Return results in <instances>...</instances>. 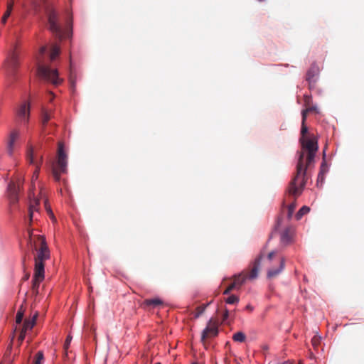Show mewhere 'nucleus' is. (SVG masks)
Segmentation results:
<instances>
[{
  "mask_svg": "<svg viewBox=\"0 0 364 364\" xmlns=\"http://www.w3.org/2000/svg\"><path fill=\"white\" fill-rule=\"evenodd\" d=\"M301 151L299 152L296 165V173L290 182L288 192L295 197L301 193L306 180V171L314 164V158L318 149L316 138L303 139L300 140Z\"/></svg>",
  "mask_w": 364,
  "mask_h": 364,
  "instance_id": "1",
  "label": "nucleus"
},
{
  "mask_svg": "<svg viewBox=\"0 0 364 364\" xmlns=\"http://www.w3.org/2000/svg\"><path fill=\"white\" fill-rule=\"evenodd\" d=\"M31 243L33 240V245L37 251L35 256V268L33 277L36 280L43 281L45 277V264L44 262L49 259L50 253L46 245L45 238L43 236H34L33 238L30 235Z\"/></svg>",
  "mask_w": 364,
  "mask_h": 364,
  "instance_id": "2",
  "label": "nucleus"
},
{
  "mask_svg": "<svg viewBox=\"0 0 364 364\" xmlns=\"http://www.w3.org/2000/svg\"><path fill=\"white\" fill-rule=\"evenodd\" d=\"M39 6L44 10L49 25V30L59 39L63 37V32L58 23V14L53 8V4L48 0H39Z\"/></svg>",
  "mask_w": 364,
  "mask_h": 364,
  "instance_id": "3",
  "label": "nucleus"
},
{
  "mask_svg": "<svg viewBox=\"0 0 364 364\" xmlns=\"http://www.w3.org/2000/svg\"><path fill=\"white\" fill-rule=\"evenodd\" d=\"M263 259V252L255 259L250 264V269L247 271H242L238 274H235L231 279L235 283L238 289H240L246 282L247 279L252 280L258 277L260 268L261 261Z\"/></svg>",
  "mask_w": 364,
  "mask_h": 364,
  "instance_id": "4",
  "label": "nucleus"
},
{
  "mask_svg": "<svg viewBox=\"0 0 364 364\" xmlns=\"http://www.w3.org/2000/svg\"><path fill=\"white\" fill-rule=\"evenodd\" d=\"M68 156L64 151V145L63 142L58 143L57 161L53 166L52 173L54 179L59 181L60 175L67 172Z\"/></svg>",
  "mask_w": 364,
  "mask_h": 364,
  "instance_id": "5",
  "label": "nucleus"
},
{
  "mask_svg": "<svg viewBox=\"0 0 364 364\" xmlns=\"http://www.w3.org/2000/svg\"><path fill=\"white\" fill-rule=\"evenodd\" d=\"M276 254L277 252L274 251L270 252L267 257L265 258V263L267 264H270L272 262V260H275L277 264L278 267L277 268L272 267L269 268L267 272V278L269 279H273L277 277L284 269L285 267V260L283 257H277L276 258Z\"/></svg>",
  "mask_w": 364,
  "mask_h": 364,
  "instance_id": "6",
  "label": "nucleus"
},
{
  "mask_svg": "<svg viewBox=\"0 0 364 364\" xmlns=\"http://www.w3.org/2000/svg\"><path fill=\"white\" fill-rule=\"evenodd\" d=\"M38 75L54 85H58L60 82L57 70L51 69L48 66L39 65L38 68Z\"/></svg>",
  "mask_w": 364,
  "mask_h": 364,
  "instance_id": "7",
  "label": "nucleus"
},
{
  "mask_svg": "<svg viewBox=\"0 0 364 364\" xmlns=\"http://www.w3.org/2000/svg\"><path fill=\"white\" fill-rule=\"evenodd\" d=\"M19 66L18 56L16 53H13L5 63V69L7 75L9 77H14L18 68Z\"/></svg>",
  "mask_w": 364,
  "mask_h": 364,
  "instance_id": "8",
  "label": "nucleus"
},
{
  "mask_svg": "<svg viewBox=\"0 0 364 364\" xmlns=\"http://www.w3.org/2000/svg\"><path fill=\"white\" fill-rule=\"evenodd\" d=\"M319 73V68L316 63L311 65L306 75V80L308 82L309 88L312 90L316 86L317 77Z\"/></svg>",
  "mask_w": 364,
  "mask_h": 364,
  "instance_id": "9",
  "label": "nucleus"
},
{
  "mask_svg": "<svg viewBox=\"0 0 364 364\" xmlns=\"http://www.w3.org/2000/svg\"><path fill=\"white\" fill-rule=\"evenodd\" d=\"M218 333V330L217 324L213 321L212 318L210 319L206 328L202 332L201 341L205 343L206 340L216 336Z\"/></svg>",
  "mask_w": 364,
  "mask_h": 364,
  "instance_id": "10",
  "label": "nucleus"
},
{
  "mask_svg": "<svg viewBox=\"0 0 364 364\" xmlns=\"http://www.w3.org/2000/svg\"><path fill=\"white\" fill-rule=\"evenodd\" d=\"M20 188V183L11 181L8 186V194L10 203L13 205L16 204L18 200V191Z\"/></svg>",
  "mask_w": 364,
  "mask_h": 364,
  "instance_id": "11",
  "label": "nucleus"
},
{
  "mask_svg": "<svg viewBox=\"0 0 364 364\" xmlns=\"http://www.w3.org/2000/svg\"><path fill=\"white\" fill-rule=\"evenodd\" d=\"M18 118L27 123L30 116V105L28 102H23L17 111Z\"/></svg>",
  "mask_w": 364,
  "mask_h": 364,
  "instance_id": "12",
  "label": "nucleus"
},
{
  "mask_svg": "<svg viewBox=\"0 0 364 364\" xmlns=\"http://www.w3.org/2000/svg\"><path fill=\"white\" fill-rule=\"evenodd\" d=\"M27 160L30 164H36V170L33 172V176H32V182H33L35 180H37L38 177V173L40 170V163L35 162L34 161V152L32 147H31L27 152Z\"/></svg>",
  "mask_w": 364,
  "mask_h": 364,
  "instance_id": "13",
  "label": "nucleus"
},
{
  "mask_svg": "<svg viewBox=\"0 0 364 364\" xmlns=\"http://www.w3.org/2000/svg\"><path fill=\"white\" fill-rule=\"evenodd\" d=\"M19 134L17 131H13L9 136L7 145V152L9 155H12L14 150L15 142L18 139Z\"/></svg>",
  "mask_w": 364,
  "mask_h": 364,
  "instance_id": "14",
  "label": "nucleus"
},
{
  "mask_svg": "<svg viewBox=\"0 0 364 364\" xmlns=\"http://www.w3.org/2000/svg\"><path fill=\"white\" fill-rule=\"evenodd\" d=\"M163 304H164V302L161 299L153 298V299H145L143 301L142 306L144 308H148V307L155 308L156 306L163 305Z\"/></svg>",
  "mask_w": 364,
  "mask_h": 364,
  "instance_id": "15",
  "label": "nucleus"
},
{
  "mask_svg": "<svg viewBox=\"0 0 364 364\" xmlns=\"http://www.w3.org/2000/svg\"><path fill=\"white\" fill-rule=\"evenodd\" d=\"M293 231L290 228H286L281 234V242L284 245H288L292 238Z\"/></svg>",
  "mask_w": 364,
  "mask_h": 364,
  "instance_id": "16",
  "label": "nucleus"
},
{
  "mask_svg": "<svg viewBox=\"0 0 364 364\" xmlns=\"http://www.w3.org/2000/svg\"><path fill=\"white\" fill-rule=\"evenodd\" d=\"M53 114L50 111H48L46 109H43L41 112V124L43 126V132H46V126L48 124V121L52 118Z\"/></svg>",
  "mask_w": 364,
  "mask_h": 364,
  "instance_id": "17",
  "label": "nucleus"
},
{
  "mask_svg": "<svg viewBox=\"0 0 364 364\" xmlns=\"http://www.w3.org/2000/svg\"><path fill=\"white\" fill-rule=\"evenodd\" d=\"M38 314L36 313L32 318L31 320H25L22 329L24 330V331H27L28 330H31L33 326L36 323V320L37 318Z\"/></svg>",
  "mask_w": 364,
  "mask_h": 364,
  "instance_id": "18",
  "label": "nucleus"
},
{
  "mask_svg": "<svg viewBox=\"0 0 364 364\" xmlns=\"http://www.w3.org/2000/svg\"><path fill=\"white\" fill-rule=\"evenodd\" d=\"M39 204L38 200H34L33 204H31L28 209V217H29V223H31L33 220V213L34 211H38V205Z\"/></svg>",
  "mask_w": 364,
  "mask_h": 364,
  "instance_id": "19",
  "label": "nucleus"
},
{
  "mask_svg": "<svg viewBox=\"0 0 364 364\" xmlns=\"http://www.w3.org/2000/svg\"><path fill=\"white\" fill-rule=\"evenodd\" d=\"M306 116L305 114H304V117H302V120H301V138H300V140L303 139H308L307 137H306V134H307L308 132V128L306 126Z\"/></svg>",
  "mask_w": 364,
  "mask_h": 364,
  "instance_id": "20",
  "label": "nucleus"
},
{
  "mask_svg": "<svg viewBox=\"0 0 364 364\" xmlns=\"http://www.w3.org/2000/svg\"><path fill=\"white\" fill-rule=\"evenodd\" d=\"M310 211V208L308 206H303L301 208L299 209L298 213L296 215V220H300L303 215L307 214Z\"/></svg>",
  "mask_w": 364,
  "mask_h": 364,
  "instance_id": "21",
  "label": "nucleus"
},
{
  "mask_svg": "<svg viewBox=\"0 0 364 364\" xmlns=\"http://www.w3.org/2000/svg\"><path fill=\"white\" fill-rule=\"evenodd\" d=\"M245 338L246 336L245 333L241 331L235 333L232 336L233 341L236 342H244L245 341Z\"/></svg>",
  "mask_w": 364,
  "mask_h": 364,
  "instance_id": "22",
  "label": "nucleus"
},
{
  "mask_svg": "<svg viewBox=\"0 0 364 364\" xmlns=\"http://www.w3.org/2000/svg\"><path fill=\"white\" fill-rule=\"evenodd\" d=\"M60 53V48L56 46L53 45L51 48L50 58L52 60H53Z\"/></svg>",
  "mask_w": 364,
  "mask_h": 364,
  "instance_id": "23",
  "label": "nucleus"
},
{
  "mask_svg": "<svg viewBox=\"0 0 364 364\" xmlns=\"http://www.w3.org/2000/svg\"><path fill=\"white\" fill-rule=\"evenodd\" d=\"M208 305H209V304H203V305L198 306L196 309L194 317L198 318L200 315H202L203 314V312L205 311L206 307Z\"/></svg>",
  "mask_w": 364,
  "mask_h": 364,
  "instance_id": "24",
  "label": "nucleus"
},
{
  "mask_svg": "<svg viewBox=\"0 0 364 364\" xmlns=\"http://www.w3.org/2000/svg\"><path fill=\"white\" fill-rule=\"evenodd\" d=\"M12 9H13V3H9L8 4V6H7V10L4 13V14L3 17H2V19H1V21H2L3 23H6L7 18H9V16L11 14Z\"/></svg>",
  "mask_w": 364,
  "mask_h": 364,
  "instance_id": "25",
  "label": "nucleus"
},
{
  "mask_svg": "<svg viewBox=\"0 0 364 364\" xmlns=\"http://www.w3.org/2000/svg\"><path fill=\"white\" fill-rule=\"evenodd\" d=\"M43 353L42 351H38L35 355L33 364H42L43 363Z\"/></svg>",
  "mask_w": 364,
  "mask_h": 364,
  "instance_id": "26",
  "label": "nucleus"
},
{
  "mask_svg": "<svg viewBox=\"0 0 364 364\" xmlns=\"http://www.w3.org/2000/svg\"><path fill=\"white\" fill-rule=\"evenodd\" d=\"M239 297L236 295L232 294L229 296L226 299L225 301L227 304H237L239 302Z\"/></svg>",
  "mask_w": 364,
  "mask_h": 364,
  "instance_id": "27",
  "label": "nucleus"
},
{
  "mask_svg": "<svg viewBox=\"0 0 364 364\" xmlns=\"http://www.w3.org/2000/svg\"><path fill=\"white\" fill-rule=\"evenodd\" d=\"M311 112H317V108L316 106L308 107L306 109H304L301 112L302 117H304V114H305L306 118L308 113Z\"/></svg>",
  "mask_w": 364,
  "mask_h": 364,
  "instance_id": "28",
  "label": "nucleus"
},
{
  "mask_svg": "<svg viewBox=\"0 0 364 364\" xmlns=\"http://www.w3.org/2000/svg\"><path fill=\"white\" fill-rule=\"evenodd\" d=\"M296 204L295 202H293L291 203L289 206H288V213H287V217L288 218H291L292 217V215H293V213L294 212V210L296 208Z\"/></svg>",
  "mask_w": 364,
  "mask_h": 364,
  "instance_id": "29",
  "label": "nucleus"
},
{
  "mask_svg": "<svg viewBox=\"0 0 364 364\" xmlns=\"http://www.w3.org/2000/svg\"><path fill=\"white\" fill-rule=\"evenodd\" d=\"M23 311L22 310V306L21 309L18 311L16 316V322L18 324H20L23 320Z\"/></svg>",
  "mask_w": 364,
  "mask_h": 364,
  "instance_id": "30",
  "label": "nucleus"
},
{
  "mask_svg": "<svg viewBox=\"0 0 364 364\" xmlns=\"http://www.w3.org/2000/svg\"><path fill=\"white\" fill-rule=\"evenodd\" d=\"M72 338H73L72 336L70 335H68L65 339V341L63 345V348H64V350L65 351V353H67V350L70 347Z\"/></svg>",
  "mask_w": 364,
  "mask_h": 364,
  "instance_id": "31",
  "label": "nucleus"
},
{
  "mask_svg": "<svg viewBox=\"0 0 364 364\" xmlns=\"http://www.w3.org/2000/svg\"><path fill=\"white\" fill-rule=\"evenodd\" d=\"M33 284H32V289L33 291L38 292V289L39 287V284L42 281H38L35 279V277L33 278Z\"/></svg>",
  "mask_w": 364,
  "mask_h": 364,
  "instance_id": "32",
  "label": "nucleus"
},
{
  "mask_svg": "<svg viewBox=\"0 0 364 364\" xmlns=\"http://www.w3.org/2000/svg\"><path fill=\"white\" fill-rule=\"evenodd\" d=\"M26 331H24L23 329H21L19 337H18V341H20V343H21L24 340L25 336H26Z\"/></svg>",
  "mask_w": 364,
  "mask_h": 364,
  "instance_id": "33",
  "label": "nucleus"
},
{
  "mask_svg": "<svg viewBox=\"0 0 364 364\" xmlns=\"http://www.w3.org/2000/svg\"><path fill=\"white\" fill-rule=\"evenodd\" d=\"M227 288L230 292L234 289H239L234 282H232Z\"/></svg>",
  "mask_w": 364,
  "mask_h": 364,
  "instance_id": "34",
  "label": "nucleus"
},
{
  "mask_svg": "<svg viewBox=\"0 0 364 364\" xmlns=\"http://www.w3.org/2000/svg\"><path fill=\"white\" fill-rule=\"evenodd\" d=\"M46 208H47L48 212V213H50V215L51 218L55 219V218H54L53 213V212L51 211L50 208H47V203H46Z\"/></svg>",
  "mask_w": 364,
  "mask_h": 364,
  "instance_id": "35",
  "label": "nucleus"
},
{
  "mask_svg": "<svg viewBox=\"0 0 364 364\" xmlns=\"http://www.w3.org/2000/svg\"><path fill=\"white\" fill-rule=\"evenodd\" d=\"M323 170L321 169V171L319 172L318 173V180H323Z\"/></svg>",
  "mask_w": 364,
  "mask_h": 364,
  "instance_id": "36",
  "label": "nucleus"
},
{
  "mask_svg": "<svg viewBox=\"0 0 364 364\" xmlns=\"http://www.w3.org/2000/svg\"><path fill=\"white\" fill-rule=\"evenodd\" d=\"M228 318V311L225 310V313L223 314V321H225Z\"/></svg>",
  "mask_w": 364,
  "mask_h": 364,
  "instance_id": "37",
  "label": "nucleus"
},
{
  "mask_svg": "<svg viewBox=\"0 0 364 364\" xmlns=\"http://www.w3.org/2000/svg\"><path fill=\"white\" fill-rule=\"evenodd\" d=\"M46 51V47L43 46L40 49V53L41 55H43Z\"/></svg>",
  "mask_w": 364,
  "mask_h": 364,
  "instance_id": "38",
  "label": "nucleus"
},
{
  "mask_svg": "<svg viewBox=\"0 0 364 364\" xmlns=\"http://www.w3.org/2000/svg\"><path fill=\"white\" fill-rule=\"evenodd\" d=\"M245 309L250 311H253V306H251L250 304L247 305Z\"/></svg>",
  "mask_w": 364,
  "mask_h": 364,
  "instance_id": "39",
  "label": "nucleus"
},
{
  "mask_svg": "<svg viewBox=\"0 0 364 364\" xmlns=\"http://www.w3.org/2000/svg\"><path fill=\"white\" fill-rule=\"evenodd\" d=\"M310 97L308 95H305V103L307 105L309 102Z\"/></svg>",
  "mask_w": 364,
  "mask_h": 364,
  "instance_id": "40",
  "label": "nucleus"
},
{
  "mask_svg": "<svg viewBox=\"0 0 364 364\" xmlns=\"http://www.w3.org/2000/svg\"><path fill=\"white\" fill-rule=\"evenodd\" d=\"M312 343H313V345L315 346L318 343V340L316 338H314L312 339Z\"/></svg>",
  "mask_w": 364,
  "mask_h": 364,
  "instance_id": "41",
  "label": "nucleus"
},
{
  "mask_svg": "<svg viewBox=\"0 0 364 364\" xmlns=\"http://www.w3.org/2000/svg\"><path fill=\"white\" fill-rule=\"evenodd\" d=\"M230 293V291L228 290V288L223 292L224 294H229Z\"/></svg>",
  "mask_w": 364,
  "mask_h": 364,
  "instance_id": "42",
  "label": "nucleus"
},
{
  "mask_svg": "<svg viewBox=\"0 0 364 364\" xmlns=\"http://www.w3.org/2000/svg\"><path fill=\"white\" fill-rule=\"evenodd\" d=\"M43 156H40V163L42 161Z\"/></svg>",
  "mask_w": 364,
  "mask_h": 364,
  "instance_id": "43",
  "label": "nucleus"
},
{
  "mask_svg": "<svg viewBox=\"0 0 364 364\" xmlns=\"http://www.w3.org/2000/svg\"><path fill=\"white\" fill-rule=\"evenodd\" d=\"M191 364H199V363H197V362H193V363H192Z\"/></svg>",
  "mask_w": 364,
  "mask_h": 364,
  "instance_id": "44",
  "label": "nucleus"
},
{
  "mask_svg": "<svg viewBox=\"0 0 364 364\" xmlns=\"http://www.w3.org/2000/svg\"><path fill=\"white\" fill-rule=\"evenodd\" d=\"M28 276H25V279H28Z\"/></svg>",
  "mask_w": 364,
  "mask_h": 364,
  "instance_id": "45",
  "label": "nucleus"
},
{
  "mask_svg": "<svg viewBox=\"0 0 364 364\" xmlns=\"http://www.w3.org/2000/svg\"><path fill=\"white\" fill-rule=\"evenodd\" d=\"M155 364H161V363H155Z\"/></svg>",
  "mask_w": 364,
  "mask_h": 364,
  "instance_id": "46",
  "label": "nucleus"
}]
</instances>
